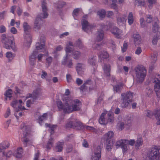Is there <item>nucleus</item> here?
I'll return each mask as SVG.
<instances>
[{"label": "nucleus", "instance_id": "obj_1", "mask_svg": "<svg viewBox=\"0 0 160 160\" xmlns=\"http://www.w3.org/2000/svg\"><path fill=\"white\" fill-rule=\"evenodd\" d=\"M42 7L43 14H41V16L38 15L35 21L34 28L35 31H38L39 30L42 25L43 21L42 18H46L48 15L47 12L48 9L46 3L44 1L42 2Z\"/></svg>", "mask_w": 160, "mask_h": 160}, {"label": "nucleus", "instance_id": "obj_2", "mask_svg": "<svg viewBox=\"0 0 160 160\" xmlns=\"http://www.w3.org/2000/svg\"><path fill=\"white\" fill-rule=\"evenodd\" d=\"M134 72L137 82H142L145 79L147 73L145 68L142 66H137L134 68Z\"/></svg>", "mask_w": 160, "mask_h": 160}, {"label": "nucleus", "instance_id": "obj_3", "mask_svg": "<svg viewBox=\"0 0 160 160\" xmlns=\"http://www.w3.org/2000/svg\"><path fill=\"white\" fill-rule=\"evenodd\" d=\"M133 94V93L130 92L122 94L121 106L122 108H127L132 101Z\"/></svg>", "mask_w": 160, "mask_h": 160}, {"label": "nucleus", "instance_id": "obj_4", "mask_svg": "<svg viewBox=\"0 0 160 160\" xmlns=\"http://www.w3.org/2000/svg\"><path fill=\"white\" fill-rule=\"evenodd\" d=\"M13 40V38L6 37L4 34H3L1 36V41L4 43V47L8 49H12L13 51H15L16 49Z\"/></svg>", "mask_w": 160, "mask_h": 160}, {"label": "nucleus", "instance_id": "obj_5", "mask_svg": "<svg viewBox=\"0 0 160 160\" xmlns=\"http://www.w3.org/2000/svg\"><path fill=\"white\" fill-rule=\"evenodd\" d=\"M149 160H158L160 156V148L157 146L151 148L147 152Z\"/></svg>", "mask_w": 160, "mask_h": 160}, {"label": "nucleus", "instance_id": "obj_6", "mask_svg": "<svg viewBox=\"0 0 160 160\" xmlns=\"http://www.w3.org/2000/svg\"><path fill=\"white\" fill-rule=\"evenodd\" d=\"M68 103L69 102H68ZM68 108L66 109L68 111V113H70L73 111H76L80 110L81 106V102L78 99L73 100L72 99V102L68 104Z\"/></svg>", "mask_w": 160, "mask_h": 160}, {"label": "nucleus", "instance_id": "obj_7", "mask_svg": "<svg viewBox=\"0 0 160 160\" xmlns=\"http://www.w3.org/2000/svg\"><path fill=\"white\" fill-rule=\"evenodd\" d=\"M23 27L24 32L26 34L25 38L27 41V42L24 43V45L28 48L30 47L32 42V37L29 34L31 27L26 22L23 23Z\"/></svg>", "mask_w": 160, "mask_h": 160}, {"label": "nucleus", "instance_id": "obj_8", "mask_svg": "<svg viewBox=\"0 0 160 160\" xmlns=\"http://www.w3.org/2000/svg\"><path fill=\"white\" fill-rule=\"evenodd\" d=\"M108 25L109 26V27L107 29H110L111 28V32L117 38H122V36L123 35L122 34V30L119 29L117 27L113 26L114 23H113L108 22Z\"/></svg>", "mask_w": 160, "mask_h": 160}, {"label": "nucleus", "instance_id": "obj_9", "mask_svg": "<svg viewBox=\"0 0 160 160\" xmlns=\"http://www.w3.org/2000/svg\"><path fill=\"white\" fill-rule=\"evenodd\" d=\"M156 78H154L153 82L155 83L154 90L158 98H160V75H156Z\"/></svg>", "mask_w": 160, "mask_h": 160}, {"label": "nucleus", "instance_id": "obj_10", "mask_svg": "<svg viewBox=\"0 0 160 160\" xmlns=\"http://www.w3.org/2000/svg\"><path fill=\"white\" fill-rule=\"evenodd\" d=\"M40 94V93L38 90H36L34 91L32 94H29V97H31L30 99L28 100L27 102V106L29 107L30 105L33 103L34 100L36 99Z\"/></svg>", "mask_w": 160, "mask_h": 160}, {"label": "nucleus", "instance_id": "obj_11", "mask_svg": "<svg viewBox=\"0 0 160 160\" xmlns=\"http://www.w3.org/2000/svg\"><path fill=\"white\" fill-rule=\"evenodd\" d=\"M127 145V139H120L117 142L116 147H121L123 153H124L127 152L128 150Z\"/></svg>", "mask_w": 160, "mask_h": 160}, {"label": "nucleus", "instance_id": "obj_12", "mask_svg": "<svg viewBox=\"0 0 160 160\" xmlns=\"http://www.w3.org/2000/svg\"><path fill=\"white\" fill-rule=\"evenodd\" d=\"M82 29L87 33L89 30L91 31L94 27L93 25L90 24L84 18H82Z\"/></svg>", "mask_w": 160, "mask_h": 160}, {"label": "nucleus", "instance_id": "obj_13", "mask_svg": "<svg viewBox=\"0 0 160 160\" xmlns=\"http://www.w3.org/2000/svg\"><path fill=\"white\" fill-rule=\"evenodd\" d=\"M29 131L23 133V137L22 138V141L25 147H27L28 145L31 144L32 143L29 138Z\"/></svg>", "mask_w": 160, "mask_h": 160}, {"label": "nucleus", "instance_id": "obj_14", "mask_svg": "<svg viewBox=\"0 0 160 160\" xmlns=\"http://www.w3.org/2000/svg\"><path fill=\"white\" fill-rule=\"evenodd\" d=\"M101 157V148L98 146L95 149L94 155L92 157V160H99Z\"/></svg>", "mask_w": 160, "mask_h": 160}, {"label": "nucleus", "instance_id": "obj_15", "mask_svg": "<svg viewBox=\"0 0 160 160\" xmlns=\"http://www.w3.org/2000/svg\"><path fill=\"white\" fill-rule=\"evenodd\" d=\"M113 132L112 131H109L105 134L103 136L104 142H107V144H111L112 143L111 138L113 137Z\"/></svg>", "mask_w": 160, "mask_h": 160}, {"label": "nucleus", "instance_id": "obj_16", "mask_svg": "<svg viewBox=\"0 0 160 160\" xmlns=\"http://www.w3.org/2000/svg\"><path fill=\"white\" fill-rule=\"evenodd\" d=\"M73 50L72 48L69 47L68 44L67 45V46L66 48V55L65 57H64L63 60L62 61V63L63 65H65L66 63V61L69 58V53L71 52Z\"/></svg>", "mask_w": 160, "mask_h": 160}, {"label": "nucleus", "instance_id": "obj_17", "mask_svg": "<svg viewBox=\"0 0 160 160\" xmlns=\"http://www.w3.org/2000/svg\"><path fill=\"white\" fill-rule=\"evenodd\" d=\"M22 102L21 100H15L11 103V105L14 108H16L18 106L19 108L22 110L25 109V108L22 106Z\"/></svg>", "mask_w": 160, "mask_h": 160}, {"label": "nucleus", "instance_id": "obj_18", "mask_svg": "<svg viewBox=\"0 0 160 160\" xmlns=\"http://www.w3.org/2000/svg\"><path fill=\"white\" fill-rule=\"evenodd\" d=\"M64 105H63L62 102L60 101H58L57 102V106L59 109H62L65 112H68V111H67L66 109H67L68 108V105L69 104V103H68L69 102H68V104L66 105V103L65 102V101H63Z\"/></svg>", "mask_w": 160, "mask_h": 160}, {"label": "nucleus", "instance_id": "obj_19", "mask_svg": "<svg viewBox=\"0 0 160 160\" xmlns=\"http://www.w3.org/2000/svg\"><path fill=\"white\" fill-rule=\"evenodd\" d=\"M41 37L40 38V42H38L36 43V48L37 50H42L44 48L45 46V38L44 37Z\"/></svg>", "mask_w": 160, "mask_h": 160}, {"label": "nucleus", "instance_id": "obj_20", "mask_svg": "<svg viewBox=\"0 0 160 160\" xmlns=\"http://www.w3.org/2000/svg\"><path fill=\"white\" fill-rule=\"evenodd\" d=\"M70 93V92L69 89H66L65 93V94L62 98L63 101H65L66 105L68 104V102H69V103L72 102V98L71 97L68 96Z\"/></svg>", "mask_w": 160, "mask_h": 160}, {"label": "nucleus", "instance_id": "obj_21", "mask_svg": "<svg viewBox=\"0 0 160 160\" xmlns=\"http://www.w3.org/2000/svg\"><path fill=\"white\" fill-rule=\"evenodd\" d=\"M106 114V112H104L101 115L99 119V122L100 124L105 125L107 124Z\"/></svg>", "mask_w": 160, "mask_h": 160}, {"label": "nucleus", "instance_id": "obj_22", "mask_svg": "<svg viewBox=\"0 0 160 160\" xmlns=\"http://www.w3.org/2000/svg\"><path fill=\"white\" fill-rule=\"evenodd\" d=\"M104 32L102 30H98L96 33V40L100 42L103 40L104 38Z\"/></svg>", "mask_w": 160, "mask_h": 160}, {"label": "nucleus", "instance_id": "obj_23", "mask_svg": "<svg viewBox=\"0 0 160 160\" xmlns=\"http://www.w3.org/2000/svg\"><path fill=\"white\" fill-rule=\"evenodd\" d=\"M76 70L79 74H81L84 72L85 66L81 63H78L76 68Z\"/></svg>", "mask_w": 160, "mask_h": 160}, {"label": "nucleus", "instance_id": "obj_24", "mask_svg": "<svg viewBox=\"0 0 160 160\" xmlns=\"http://www.w3.org/2000/svg\"><path fill=\"white\" fill-rule=\"evenodd\" d=\"M114 114L113 113L109 112L108 113L107 117V120L108 123L112 124L114 121Z\"/></svg>", "mask_w": 160, "mask_h": 160}, {"label": "nucleus", "instance_id": "obj_25", "mask_svg": "<svg viewBox=\"0 0 160 160\" xmlns=\"http://www.w3.org/2000/svg\"><path fill=\"white\" fill-rule=\"evenodd\" d=\"M154 115L157 121L156 123L157 125H160V108L154 111Z\"/></svg>", "mask_w": 160, "mask_h": 160}, {"label": "nucleus", "instance_id": "obj_26", "mask_svg": "<svg viewBox=\"0 0 160 160\" xmlns=\"http://www.w3.org/2000/svg\"><path fill=\"white\" fill-rule=\"evenodd\" d=\"M9 145V142L7 141L0 143V152H4L3 150L8 148Z\"/></svg>", "mask_w": 160, "mask_h": 160}, {"label": "nucleus", "instance_id": "obj_27", "mask_svg": "<svg viewBox=\"0 0 160 160\" xmlns=\"http://www.w3.org/2000/svg\"><path fill=\"white\" fill-rule=\"evenodd\" d=\"M133 38L135 45L139 44L141 42V38L140 35L138 33H135L133 35Z\"/></svg>", "mask_w": 160, "mask_h": 160}, {"label": "nucleus", "instance_id": "obj_28", "mask_svg": "<svg viewBox=\"0 0 160 160\" xmlns=\"http://www.w3.org/2000/svg\"><path fill=\"white\" fill-rule=\"evenodd\" d=\"M103 69L106 75L107 76H110V66L109 64H104Z\"/></svg>", "mask_w": 160, "mask_h": 160}, {"label": "nucleus", "instance_id": "obj_29", "mask_svg": "<svg viewBox=\"0 0 160 160\" xmlns=\"http://www.w3.org/2000/svg\"><path fill=\"white\" fill-rule=\"evenodd\" d=\"M74 128H76L77 129L80 130L83 128L82 123L79 121L73 122Z\"/></svg>", "mask_w": 160, "mask_h": 160}, {"label": "nucleus", "instance_id": "obj_30", "mask_svg": "<svg viewBox=\"0 0 160 160\" xmlns=\"http://www.w3.org/2000/svg\"><path fill=\"white\" fill-rule=\"evenodd\" d=\"M38 52L36 51H34L32 52L29 56V60L30 62L33 64L36 58H37V56Z\"/></svg>", "mask_w": 160, "mask_h": 160}, {"label": "nucleus", "instance_id": "obj_31", "mask_svg": "<svg viewBox=\"0 0 160 160\" xmlns=\"http://www.w3.org/2000/svg\"><path fill=\"white\" fill-rule=\"evenodd\" d=\"M143 144V140L141 137H138L136 141H135V147L136 148H138L139 147L141 146Z\"/></svg>", "mask_w": 160, "mask_h": 160}, {"label": "nucleus", "instance_id": "obj_32", "mask_svg": "<svg viewBox=\"0 0 160 160\" xmlns=\"http://www.w3.org/2000/svg\"><path fill=\"white\" fill-rule=\"evenodd\" d=\"M123 84L122 83H119L116 84L115 86H114L113 89L114 91L116 92H119L122 88Z\"/></svg>", "mask_w": 160, "mask_h": 160}, {"label": "nucleus", "instance_id": "obj_33", "mask_svg": "<svg viewBox=\"0 0 160 160\" xmlns=\"http://www.w3.org/2000/svg\"><path fill=\"white\" fill-rule=\"evenodd\" d=\"M128 22L129 25L132 24L134 22L133 15L132 12L129 13L128 17Z\"/></svg>", "mask_w": 160, "mask_h": 160}, {"label": "nucleus", "instance_id": "obj_34", "mask_svg": "<svg viewBox=\"0 0 160 160\" xmlns=\"http://www.w3.org/2000/svg\"><path fill=\"white\" fill-rule=\"evenodd\" d=\"M134 4L138 6H144L146 4V2L144 0H135Z\"/></svg>", "mask_w": 160, "mask_h": 160}, {"label": "nucleus", "instance_id": "obj_35", "mask_svg": "<svg viewBox=\"0 0 160 160\" xmlns=\"http://www.w3.org/2000/svg\"><path fill=\"white\" fill-rule=\"evenodd\" d=\"M63 143L62 142H58L55 148V151L58 152L61 151L63 148Z\"/></svg>", "mask_w": 160, "mask_h": 160}, {"label": "nucleus", "instance_id": "obj_36", "mask_svg": "<svg viewBox=\"0 0 160 160\" xmlns=\"http://www.w3.org/2000/svg\"><path fill=\"white\" fill-rule=\"evenodd\" d=\"M53 141L54 139L52 137H51L46 146V148L47 149H50L52 147Z\"/></svg>", "mask_w": 160, "mask_h": 160}, {"label": "nucleus", "instance_id": "obj_37", "mask_svg": "<svg viewBox=\"0 0 160 160\" xmlns=\"http://www.w3.org/2000/svg\"><path fill=\"white\" fill-rule=\"evenodd\" d=\"M96 62V57L94 56H92L90 57L88 60V63L92 65H95Z\"/></svg>", "mask_w": 160, "mask_h": 160}, {"label": "nucleus", "instance_id": "obj_38", "mask_svg": "<svg viewBox=\"0 0 160 160\" xmlns=\"http://www.w3.org/2000/svg\"><path fill=\"white\" fill-rule=\"evenodd\" d=\"M47 117V114L46 113H44L42 116H40L38 118L39 123L41 125V123L42 121L46 119Z\"/></svg>", "mask_w": 160, "mask_h": 160}, {"label": "nucleus", "instance_id": "obj_39", "mask_svg": "<svg viewBox=\"0 0 160 160\" xmlns=\"http://www.w3.org/2000/svg\"><path fill=\"white\" fill-rule=\"evenodd\" d=\"M99 57L102 58L107 59L109 57V55L107 52L105 51L100 52Z\"/></svg>", "mask_w": 160, "mask_h": 160}, {"label": "nucleus", "instance_id": "obj_40", "mask_svg": "<svg viewBox=\"0 0 160 160\" xmlns=\"http://www.w3.org/2000/svg\"><path fill=\"white\" fill-rule=\"evenodd\" d=\"M106 12L104 10H99L97 12V14L101 19L105 17Z\"/></svg>", "mask_w": 160, "mask_h": 160}, {"label": "nucleus", "instance_id": "obj_41", "mask_svg": "<svg viewBox=\"0 0 160 160\" xmlns=\"http://www.w3.org/2000/svg\"><path fill=\"white\" fill-rule=\"evenodd\" d=\"M107 2H110L112 1V3L111 5V8L114 9L116 10L117 9V7L116 4L117 2V0H105Z\"/></svg>", "mask_w": 160, "mask_h": 160}, {"label": "nucleus", "instance_id": "obj_42", "mask_svg": "<svg viewBox=\"0 0 160 160\" xmlns=\"http://www.w3.org/2000/svg\"><path fill=\"white\" fill-rule=\"evenodd\" d=\"M22 151V148H18L15 155L16 157L17 158H20L21 156V155L23 152Z\"/></svg>", "mask_w": 160, "mask_h": 160}, {"label": "nucleus", "instance_id": "obj_43", "mask_svg": "<svg viewBox=\"0 0 160 160\" xmlns=\"http://www.w3.org/2000/svg\"><path fill=\"white\" fill-rule=\"evenodd\" d=\"M156 1L157 0H147L149 4L148 7L150 9L152 8L153 5L156 3Z\"/></svg>", "mask_w": 160, "mask_h": 160}, {"label": "nucleus", "instance_id": "obj_44", "mask_svg": "<svg viewBox=\"0 0 160 160\" xmlns=\"http://www.w3.org/2000/svg\"><path fill=\"white\" fill-rule=\"evenodd\" d=\"M45 126L46 127H49L51 128V131L50 132L51 134H52L53 133V131L54 130V128H56L57 126L56 125H51L50 124L46 123Z\"/></svg>", "mask_w": 160, "mask_h": 160}, {"label": "nucleus", "instance_id": "obj_45", "mask_svg": "<svg viewBox=\"0 0 160 160\" xmlns=\"http://www.w3.org/2000/svg\"><path fill=\"white\" fill-rule=\"evenodd\" d=\"M12 91L11 89H8V90L6 91L5 93V94L6 96V99H7V98H10L12 97Z\"/></svg>", "mask_w": 160, "mask_h": 160}, {"label": "nucleus", "instance_id": "obj_46", "mask_svg": "<svg viewBox=\"0 0 160 160\" xmlns=\"http://www.w3.org/2000/svg\"><path fill=\"white\" fill-rule=\"evenodd\" d=\"M126 21V19L123 17H118L117 19V21L119 24H123L125 21Z\"/></svg>", "mask_w": 160, "mask_h": 160}, {"label": "nucleus", "instance_id": "obj_47", "mask_svg": "<svg viewBox=\"0 0 160 160\" xmlns=\"http://www.w3.org/2000/svg\"><path fill=\"white\" fill-rule=\"evenodd\" d=\"M73 58L75 59H78L81 56V53L78 51H75L73 53Z\"/></svg>", "mask_w": 160, "mask_h": 160}, {"label": "nucleus", "instance_id": "obj_48", "mask_svg": "<svg viewBox=\"0 0 160 160\" xmlns=\"http://www.w3.org/2000/svg\"><path fill=\"white\" fill-rule=\"evenodd\" d=\"M145 113L146 115L150 118H151L154 115V113L149 110L145 111Z\"/></svg>", "mask_w": 160, "mask_h": 160}, {"label": "nucleus", "instance_id": "obj_49", "mask_svg": "<svg viewBox=\"0 0 160 160\" xmlns=\"http://www.w3.org/2000/svg\"><path fill=\"white\" fill-rule=\"evenodd\" d=\"M66 65V66L69 68H72L73 65V63L72 62V59L68 60V58L66 61V64L65 65Z\"/></svg>", "mask_w": 160, "mask_h": 160}, {"label": "nucleus", "instance_id": "obj_50", "mask_svg": "<svg viewBox=\"0 0 160 160\" xmlns=\"http://www.w3.org/2000/svg\"><path fill=\"white\" fill-rule=\"evenodd\" d=\"M158 35H154L152 38V44L153 45L156 44L158 40Z\"/></svg>", "mask_w": 160, "mask_h": 160}, {"label": "nucleus", "instance_id": "obj_51", "mask_svg": "<svg viewBox=\"0 0 160 160\" xmlns=\"http://www.w3.org/2000/svg\"><path fill=\"white\" fill-rule=\"evenodd\" d=\"M157 55L156 53L153 54L151 57V60L153 63H154L157 60Z\"/></svg>", "mask_w": 160, "mask_h": 160}, {"label": "nucleus", "instance_id": "obj_52", "mask_svg": "<svg viewBox=\"0 0 160 160\" xmlns=\"http://www.w3.org/2000/svg\"><path fill=\"white\" fill-rule=\"evenodd\" d=\"M159 28L157 22H155L153 25L152 31L154 32L157 31Z\"/></svg>", "mask_w": 160, "mask_h": 160}, {"label": "nucleus", "instance_id": "obj_53", "mask_svg": "<svg viewBox=\"0 0 160 160\" xmlns=\"http://www.w3.org/2000/svg\"><path fill=\"white\" fill-rule=\"evenodd\" d=\"M146 21L148 23H151L152 21V17L150 15H147Z\"/></svg>", "mask_w": 160, "mask_h": 160}, {"label": "nucleus", "instance_id": "obj_54", "mask_svg": "<svg viewBox=\"0 0 160 160\" xmlns=\"http://www.w3.org/2000/svg\"><path fill=\"white\" fill-rule=\"evenodd\" d=\"M127 144L131 146H133L135 143V141L134 139H130L129 140L127 139Z\"/></svg>", "mask_w": 160, "mask_h": 160}, {"label": "nucleus", "instance_id": "obj_55", "mask_svg": "<svg viewBox=\"0 0 160 160\" xmlns=\"http://www.w3.org/2000/svg\"><path fill=\"white\" fill-rule=\"evenodd\" d=\"M102 46V44L100 43L99 44H96L94 45L93 46V47L95 49L99 50L101 49Z\"/></svg>", "mask_w": 160, "mask_h": 160}, {"label": "nucleus", "instance_id": "obj_56", "mask_svg": "<svg viewBox=\"0 0 160 160\" xmlns=\"http://www.w3.org/2000/svg\"><path fill=\"white\" fill-rule=\"evenodd\" d=\"M73 122L71 121L68 122L66 125V128H74Z\"/></svg>", "mask_w": 160, "mask_h": 160}, {"label": "nucleus", "instance_id": "obj_57", "mask_svg": "<svg viewBox=\"0 0 160 160\" xmlns=\"http://www.w3.org/2000/svg\"><path fill=\"white\" fill-rule=\"evenodd\" d=\"M76 45L79 48H82L83 46L82 42L80 39H78L76 42Z\"/></svg>", "mask_w": 160, "mask_h": 160}, {"label": "nucleus", "instance_id": "obj_58", "mask_svg": "<svg viewBox=\"0 0 160 160\" xmlns=\"http://www.w3.org/2000/svg\"><path fill=\"white\" fill-rule=\"evenodd\" d=\"M80 11V8H76L73 11V15L74 17H75V16H77L79 13V12Z\"/></svg>", "mask_w": 160, "mask_h": 160}, {"label": "nucleus", "instance_id": "obj_59", "mask_svg": "<svg viewBox=\"0 0 160 160\" xmlns=\"http://www.w3.org/2000/svg\"><path fill=\"white\" fill-rule=\"evenodd\" d=\"M140 20L141 27L144 28L145 26V22L144 18H140Z\"/></svg>", "mask_w": 160, "mask_h": 160}, {"label": "nucleus", "instance_id": "obj_60", "mask_svg": "<svg viewBox=\"0 0 160 160\" xmlns=\"http://www.w3.org/2000/svg\"><path fill=\"white\" fill-rule=\"evenodd\" d=\"M63 49V47L61 45H59L56 47L55 48V50L54 51V53H55L57 51H60Z\"/></svg>", "mask_w": 160, "mask_h": 160}, {"label": "nucleus", "instance_id": "obj_61", "mask_svg": "<svg viewBox=\"0 0 160 160\" xmlns=\"http://www.w3.org/2000/svg\"><path fill=\"white\" fill-rule=\"evenodd\" d=\"M105 143L106 145V149L108 151H110L112 149V143L111 144H107V142H105Z\"/></svg>", "mask_w": 160, "mask_h": 160}, {"label": "nucleus", "instance_id": "obj_62", "mask_svg": "<svg viewBox=\"0 0 160 160\" xmlns=\"http://www.w3.org/2000/svg\"><path fill=\"white\" fill-rule=\"evenodd\" d=\"M66 77L67 82H71L72 78L71 75L69 74H68L66 75Z\"/></svg>", "mask_w": 160, "mask_h": 160}, {"label": "nucleus", "instance_id": "obj_63", "mask_svg": "<svg viewBox=\"0 0 160 160\" xmlns=\"http://www.w3.org/2000/svg\"><path fill=\"white\" fill-rule=\"evenodd\" d=\"M10 114V110L9 108H8L7 110L6 113L5 115V118H8Z\"/></svg>", "mask_w": 160, "mask_h": 160}, {"label": "nucleus", "instance_id": "obj_64", "mask_svg": "<svg viewBox=\"0 0 160 160\" xmlns=\"http://www.w3.org/2000/svg\"><path fill=\"white\" fill-rule=\"evenodd\" d=\"M114 15L112 11H108L107 12V16L108 18H111Z\"/></svg>", "mask_w": 160, "mask_h": 160}]
</instances>
